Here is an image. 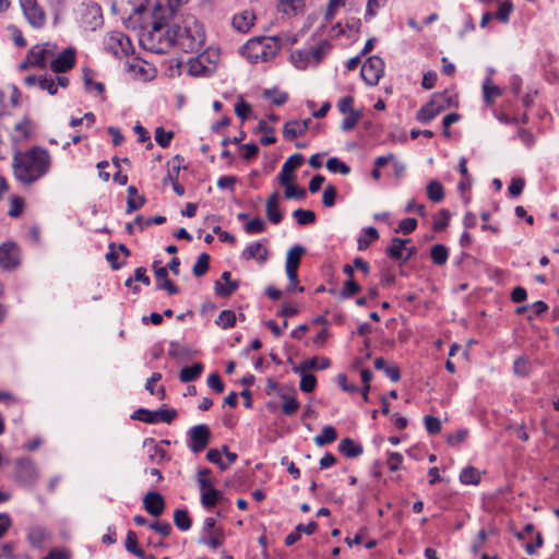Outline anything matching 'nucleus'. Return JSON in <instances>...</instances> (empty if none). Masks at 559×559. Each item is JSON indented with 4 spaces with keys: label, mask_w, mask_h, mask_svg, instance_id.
Segmentation results:
<instances>
[{
    "label": "nucleus",
    "mask_w": 559,
    "mask_h": 559,
    "mask_svg": "<svg viewBox=\"0 0 559 559\" xmlns=\"http://www.w3.org/2000/svg\"><path fill=\"white\" fill-rule=\"evenodd\" d=\"M460 480L466 485H477L480 481V473L475 467L467 466L461 472Z\"/></svg>",
    "instance_id": "nucleus-38"
},
{
    "label": "nucleus",
    "mask_w": 559,
    "mask_h": 559,
    "mask_svg": "<svg viewBox=\"0 0 559 559\" xmlns=\"http://www.w3.org/2000/svg\"><path fill=\"white\" fill-rule=\"evenodd\" d=\"M210 473H211V471L207 468L199 471L198 483H199L201 492L206 491V489L214 488L212 479L209 478Z\"/></svg>",
    "instance_id": "nucleus-59"
},
{
    "label": "nucleus",
    "mask_w": 559,
    "mask_h": 559,
    "mask_svg": "<svg viewBox=\"0 0 559 559\" xmlns=\"http://www.w3.org/2000/svg\"><path fill=\"white\" fill-rule=\"evenodd\" d=\"M105 48L115 57H121L131 50V41L128 36L120 32H112L105 37Z\"/></svg>",
    "instance_id": "nucleus-9"
},
{
    "label": "nucleus",
    "mask_w": 559,
    "mask_h": 559,
    "mask_svg": "<svg viewBox=\"0 0 559 559\" xmlns=\"http://www.w3.org/2000/svg\"><path fill=\"white\" fill-rule=\"evenodd\" d=\"M223 540V530L216 528L212 533L209 534V539H201L200 543L207 544L211 548L216 549L222 545Z\"/></svg>",
    "instance_id": "nucleus-61"
},
{
    "label": "nucleus",
    "mask_w": 559,
    "mask_h": 559,
    "mask_svg": "<svg viewBox=\"0 0 559 559\" xmlns=\"http://www.w3.org/2000/svg\"><path fill=\"white\" fill-rule=\"evenodd\" d=\"M27 544L34 549H43L52 538L51 532L39 524H32L26 528Z\"/></svg>",
    "instance_id": "nucleus-11"
},
{
    "label": "nucleus",
    "mask_w": 559,
    "mask_h": 559,
    "mask_svg": "<svg viewBox=\"0 0 559 559\" xmlns=\"http://www.w3.org/2000/svg\"><path fill=\"white\" fill-rule=\"evenodd\" d=\"M532 366L525 356L518 357L513 362V372L519 377H527L531 373Z\"/></svg>",
    "instance_id": "nucleus-40"
},
{
    "label": "nucleus",
    "mask_w": 559,
    "mask_h": 559,
    "mask_svg": "<svg viewBox=\"0 0 559 559\" xmlns=\"http://www.w3.org/2000/svg\"><path fill=\"white\" fill-rule=\"evenodd\" d=\"M336 439V430L332 426H325L323 427L322 432L314 437V443L318 447H323L334 442Z\"/></svg>",
    "instance_id": "nucleus-34"
},
{
    "label": "nucleus",
    "mask_w": 559,
    "mask_h": 559,
    "mask_svg": "<svg viewBox=\"0 0 559 559\" xmlns=\"http://www.w3.org/2000/svg\"><path fill=\"white\" fill-rule=\"evenodd\" d=\"M344 115L345 118L342 120L341 129L345 132H348L353 130L361 119V111L355 109Z\"/></svg>",
    "instance_id": "nucleus-41"
},
{
    "label": "nucleus",
    "mask_w": 559,
    "mask_h": 559,
    "mask_svg": "<svg viewBox=\"0 0 559 559\" xmlns=\"http://www.w3.org/2000/svg\"><path fill=\"white\" fill-rule=\"evenodd\" d=\"M278 49V39L275 37H255L249 39L241 47V55L252 63L271 60Z\"/></svg>",
    "instance_id": "nucleus-4"
},
{
    "label": "nucleus",
    "mask_w": 559,
    "mask_h": 559,
    "mask_svg": "<svg viewBox=\"0 0 559 559\" xmlns=\"http://www.w3.org/2000/svg\"><path fill=\"white\" fill-rule=\"evenodd\" d=\"M290 60L299 70H305L311 63L308 50H295L290 55Z\"/></svg>",
    "instance_id": "nucleus-37"
},
{
    "label": "nucleus",
    "mask_w": 559,
    "mask_h": 559,
    "mask_svg": "<svg viewBox=\"0 0 559 559\" xmlns=\"http://www.w3.org/2000/svg\"><path fill=\"white\" fill-rule=\"evenodd\" d=\"M41 559H72V552L66 547L53 548Z\"/></svg>",
    "instance_id": "nucleus-60"
},
{
    "label": "nucleus",
    "mask_w": 559,
    "mask_h": 559,
    "mask_svg": "<svg viewBox=\"0 0 559 559\" xmlns=\"http://www.w3.org/2000/svg\"><path fill=\"white\" fill-rule=\"evenodd\" d=\"M310 122V119L287 121L283 128L284 138L293 140L297 136L304 135L309 129Z\"/></svg>",
    "instance_id": "nucleus-20"
},
{
    "label": "nucleus",
    "mask_w": 559,
    "mask_h": 559,
    "mask_svg": "<svg viewBox=\"0 0 559 559\" xmlns=\"http://www.w3.org/2000/svg\"><path fill=\"white\" fill-rule=\"evenodd\" d=\"M210 267V255L205 252L201 253L192 267L193 275L203 276Z\"/></svg>",
    "instance_id": "nucleus-43"
},
{
    "label": "nucleus",
    "mask_w": 559,
    "mask_h": 559,
    "mask_svg": "<svg viewBox=\"0 0 559 559\" xmlns=\"http://www.w3.org/2000/svg\"><path fill=\"white\" fill-rule=\"evenodd\" d=\"M427 195L435 203L441 202L444 198L442 185L438 180H431L427 185Z\"/></svg>",
    "instance_id": "nucleus-35"
},
{
    "label": "nucleus",
    "mask_w": 559,
    "mask_h": 559,
    "mask_svg": "<svg viewBox=\"0 0 559 559\" xmlns=\"http://www.w3.org/2000/svg\"><path fill=\"white\" fill-rule=\"evenodd\" d=\"M265 212L267 219L273 224H278L283 216L278 210V193L274 192L266 201Z\"/></svg>",
    "instance_id": "nucleus-26"
},
{
    "label": "nucleus",
    "mask_w": 559,
    "mask_h": 559,
    "mask_svg": "<svg viewBox=\"0 0 559 559\" xmlns=\"http://www.w3.org/2000/svg\"><path fill=\"white\" fill-rule=\"evenodd\" d=\"M364 235L357 239V248L359 251L366 250L369 245L379 238V233L374 227H367L364 230Z\"/></svg>",
    "instance_id": "nucleus-31"
},
{
    "label": "nucleus",
    "mask_w": 559,
    "mask_h": 559,
    "mask_svg": "<svg viewBox=\"0 0 559 559\" xmlns=\"http://www.w3.org/2000/svg\"><path fill=\"white\" fill-rule=\"evenodd\" d=\"M239 287L238 281H231L230 272L222 273L221 280L215 282V293L221 297H229Z\"/></svg>",
    "instance_id": "nucleus-19"
},
{
    "label": "nucleus",
    "mask_w": 559,
    "mask_h": 559,
    "mask_svg": "<svg viewBox=\"0 0 559 559\" xmlns=\"http://www.w3.org/2000/svg\"><path fill=\"white\" fill-rule=\"evenodd\" d=\"M409 240H403L401 238H393L391 245L386 248V254L394 260L402 259L403 250L405 249V243Z\"/></svg>",
    "instance_id": "nucleus-36"
},
{
    "label": "nucleus",
    "mask_w": 559,
    "mask_h": 559,
    "mask_svg": "<svg viewBox=\"0 0 559 559\" xmlns=\"http://www.w3.org/2000/svg\"><path fill=\"white\" fill-rule=\"evenodd\" d=\"M143 506L147 513L159 516L165 510V500L159 492L148 491L143 498Z\"/></svg>",
    "instance_id": "nucleus-17"
},
{
    "label": "nucleus",
    "mask_w": 559,
    "mask_h": 559,
    "mask_svg": "<svg viewBox=\"0 0 559 559\" xmlns=\"http://www.w3.org/2000/svg\"><path fill=\"white\" fill-rule=\"evenodd\" d=\"M176 46L186 52L201 50L205 43L203 25L193 16L186 15L179 23H174Z\"/></svg>",
    "instance_id": "nucleus-2"
},
{
    "label": "nucleus",
    "mask_w": 559,
    "mask_h": 559,
    "mask_svg": "<svg viewBox=\"0 0 559 559\" xmlns=\"http://www.w3.org/2000/svg\"><path fill=\"white\" fill-rule=\"evenodd\" d=\"M75 63V49L69 47L62 50L59 55L51 60L50 69L56 73H62L73 68Z\"/></svg>",
    "instance_id": "nucleus-14"
},
{
    "label": "nucleus",
    "mask_w": 559,
    "mask_h": 559,
    "mask_svg": "<svg viewBox=\"0 0 559 559\" xmlns=\"http://www.w3.org/2000/svg\"><path fill=\"white\" fill-rule=\"evenodd\" d=\"M57 46L51 43H44L33 46L28 51V63L34 67L45 68L56 56Z\"/></svg>",
    "instance_id": "nucleus-6"
},
{
    "label": "nucleus",
    "mask_w": 559,
    "mask_h": 559,
    "mask_svg": "<svg viewBox=\"0 0 559 559\" xmlns=\"http://www.w3.org/2000/svg\"><path fill=\"white\" fill-rule=\"evenodd\" d=\"M237 320L236 313L233 310H223L216 319V324L222 329H228L235 325Z\"/></svg>",
    "instance_id": "nucleus-44"
},
{
    "label": "nucleus",
    "mask_w": 559,
    "mask_h": 559,
    "mask_svg": "<svg viewBox=\"0 0 559 559\" xmlns=\"http://www.w3.org/2000/svg\"><path fill=\"white\" fill-rule=\"evenodd\" d=\"M305 8V0H278V10L287 15H296Z\"/></svg>",
    "instance_id": "nucleus-30"
},
{
    "label": "nucleus",
    "mask_w": 559,
    "mask_h": 559,
    "mask_svg": "<svg viewBox=\"0 0 559 559\" xmlns=\"http://www.w3.org/2000/svg\"><path fill=\"white\" fill-rule=\"evenodd\" d=\"M293 215L300 225L311 224L316 221V214L310 210L298 209L294 211Z\"/></svg>",
    "instance_id": "nucleus-54"
},
{
    "label": "nucleus",
    "mask_w": 559,
    "mask_h": 559,
    "mask_svg": "<svg viewBox=\"0 0 559 559\" xmlns=\"http://www.w3.org/2000/svg\"><path fill=\"white\" fill-rule=\"evenodd\" d=\"M131 418L141 420V421L147 423V424H156L157 423V417L155 415V412L148 411L146 408H139V409L134 411L133 414L131 415Z\"/></svg>",
    "instance_id": "nucleus-51"
},
{
    "label": "nucleus",
    "mask_w": 559,
    "mask_h": 559,
    "mask_svg": "<svg viewBox=\"0 0 559 559\" xmlns=\"http://www.w3.org/2000/svg\"><path fill=\"white\" fill-rule=\"evenodd\" d=\"M15 473L17 478L26 485L34 484L38 476L35 464L28 459L16 462Z\"/></svg>",
    "instance_id": "nucleus-16"
},
{
    "label": "nucleus",
    "mask_w": 559,
    "mask_h": 559,
    "mask_svg": "<svg viewBox=\"0 0 559 559\" xmlns=\"http://www.w3.org/2000/svg\"><path fill=\"white\" fill-rule=\"evenodd\" d=\"M174 523L180 531H188L191 527V519L187 510L177 509L174 512Z\"/></svg>",
    "instance_id": "nucleus-39"
},
{
    "label": "nucleus",
    "mask_w": 559,
    "mask_h": 559,
    "mask_svg": "<svg viewBox=\"0 0 559 559\" xmlns=\"http://www.w3.org/2000/svg\"><path fill=\"white\" fill-rule=\"evenodd\" d=\"M263 97L270 99L276 106L285 104L288 99L287 93L282 92L277 88L265 90L263 92Z\"/></svg>",
    "instance_id": "nucleus-45"
},
{
    "label": "nucleus",
    "mask_w": 559,
    "mask_h": 559,
    "mask_svg": "<svg viewBox=\"0 0 559 559\" xmlns=\"http://www.w3.org/2000/svg\"><path fill=\"white\" fill-rule=\"evenodd\" d=\"M296 395L295 389L290 391H280V397L283 400L282 411L287 416L294 415L299 408Z\"/></svg>",
    "instance_id": "nucleus-23"
},
{
    "label": "nucleus",
    "mask_w": 559,
    "mask_h": 559,
    "mask_svg": "<svg viewBox=\"0 0 559 559\" xmlns=\"http://www.w3.org/2000/svg\"><path fill=\"white\" fill-rule=\"evenodd\" d=\"M20 249L12 242L0 246V265L3 269H14L20 264Z\"/></svg>",
    "instance_id": "nucleus-15"
},
{
    "label": "nucleus",
    "mask_w": 559,
    "mask_h": 559,
    "mask_svg": "<svg viewBox=\"0 0 559 559\" xmlns=\"http://www.w3.org/2000/svg\"><path fill=\"white\" fill-rule=\"evenodd\" d=\"M285 187H286V189H285V198L286 199L304 200L307 195V192L304 188L296 187L290 183Z\"/></svg>",
    "instance_id": "nucleus-64"
},
{
    "label": "nucleus",
    "mask_w": 559,
    "mask_h": 559,
    "mask_svg": "<svg viewBox=\"0 0 559 559\" xmlns=\"http://www.w3.org/2000/svg\"><path fill=\"white\" fill-rule=\"evenodd\" d=\"M174 26L166 25L159 20H154L152 29L142 38L143 45L157 53H165L176 46Z\"/></svg>",
    "instance_id": "nucleus-3"
},
{
    "label": "nucleus",
    "mask_w": 559,
    "mask_h": 559,
    "mask_svg": "<svg viewBox=\"0 0 559 559\" xmlns=\"http://www.w3.org/2000/svg\"><path fill=\"white\" fill-rule=\"evenodd\" d=\"M304 163V156L301 154H294L289 156L283 164L284 171L294 173Z\"/></svg>",
    "instance_id": "nucleus-63"
},
{
    "label": "nucleus",
    "mask_w": 559,
    "mask_h": 559,
    "mask_svg": "<svg viewBox=\"0 0 559 559\" xmlns=\"http://www.w3.org/2000/svg\"><path fill=\"white\" fill-rule=\"evenodd\" d=\"M424 424H425L426 430L430 435H437L441 431V421L437 417H433L431 415H426L424 417Z\"/></svg>",
    "instance_id": "nucleus-58"
},
{
    "label": "nucleus",
    "mask_w": 559,
    "mask_h": 559,
    "mask_svg": "<svg viewBox=\"0 0 559 559\" xmlns=\"http://www.w3.org/2000/svg\"><path fill=\"white\" fill-rule=\"evenodd\" d=\"M331 365V361L326 357H322L321 359L317 357H312L309 359L304 360L300 365L294 366L293 371L295 373H302L304 371L308 370H323L329 368Z\"/></svg>",
    "instance_id": "nucleus-22"
},
{
    "label": "nucleus",
    "mask_w": 559,
    "mask_h": 559,
    "mask_svg": "<svg viewBox=\"0 0 559 559\" xmlns=\"http://www.w3.org/2000/svg\"><path fill=\"white\" fill-rule=\"evenodd\" d=\"M326 168L331 173H340L342 175H348L350 173V167L340 160L337 157H331L326 162Z\"/></svg>",
    "instance_id": "nucleus-50"
},
{
    "label": "nucleus",
    "mask_w": 559,
    "mask_h": 559,
    "mask_svg": "<svg viewBox=\"0 0 559 559\" xmlns=\"http://www.w3.org/2000/svg\"><path fill=\"white\" fill-rule=\"evenodd\" d=\"M254 20V13L252 11L246 10L234 16L233 26L240 33H247L253 26Z\"/></svg>",
    "instance_id": "nucleus-24"
},
{
    "label": "nucleus",
    "mask_w": 559,
    "mask_h": 559,
    "mask_svg": "<svg viewBox=\"0 0 559 559\" xmlns=\"http://www.w3.org/2000/svg\"><path fill=\"white\" fill-rule=\"evenodd\" d=\"M449 222H450V214L447 210L442 209L438 212V214L433 218L432 228L435 231H440L449 225Z\"/></svg>",
    "instance_id": "nucleus-53"
},
{
    "label": "nucleus",
    "mask_w": 559,
    "mask_h": 559,
    "mask_svg": "<svg viewBox=\"0 0 559 559\" xmlns=\"http://www.w3.org/2000/svg\"><path fill=\"white\" fill-rule=\"evenodd\" d=\"M204 366L201 362H194L191 366L183 367L180 370L179 379L181 382H191L198 379L203 372Z\"/></svg>",
    "instance_id": "nucleus-29"
},
{
    "label": "nucleus",
    "mask_w": 559,
    "mask_h": 559,
    "mask_svg": "<svg viewBox=\"0 0 559 559\" xmlns=\"http://www.w3.org/2000/svg\"><path fill=\"white\" fill-rule=\"evenodd\" d=\"M243 229L247 234L250 235L263 233L265 230V223L261 218L257 217L248 222Z\"/></svg>",
    "instance_id": "nucleus-62"
},
{
    "label": "nucleus",
    "mask_w": 559,
    "mask_h": 559,
    "mask_svg": "<svg viewBox=\"0 0 559 559\" xmlns=\"http://www.w3.org/2000/svg\"><path fill=\"white\" fill-rule=\"evenodd\" d=\"M441 111L438 110V108L432 105V102L430 100L428 104L423 106L418 112H417V120L421 123H428L432 119H435Z\"/></svg>",
    "instance_id": "nucleus-32"
},
{
    "label": "nucleus",
    "mask_w": 559,
    "mask_h": 559,
    "mask_svg": "<svg viewBox=\"0 0 559 559\" xmlns=\"http://www.w3.org/2000/svg\"><path fill=\"white\" fill-rule=\"evenodd\" d=\"M157 262H154L156 286L158 289L166 290L169 295H176L178 287L168 278L167 266L156 267Z\"/></svg>",
    "instance_id": "nucleus-21"
},
{
    "label": "nucleus",
    "mask_w": 559,
    "mask_h": 559,
    "mask_svg": "<svg viewBox=\"0 0 559 559\" xmlns=\"http://www.w3.org/2000/svg\"><path fill=\"white\" fill-rule=\"evenodd\" d=\"M304 253L305 248L301 246H294L287 252L286 274L292 285H296L297 283V270Z\"/></svg>",
    "instance_id": "nucleus-13"
},
{
    "label": "nucleus",
    "mask_w": 559,
    "mask_h": 559,
    "mask_svg": "<svg viewBox=\"0 0 559 559\" xmlns=\"http://www.w3.org/2000/svg\"><path fill=\"white\" fill-rule=\"evenodd\" d=\"M174 138L173 131H165L164 128L158 127L155 130V141L162 147H167Z\"/></svg>",
    "instance_id": "nucleus-55"
},
{
    "label": "nucleus",
    "mask_w": 559,
    "mask_h": 559,
    "mask_svg": "<svg viewBox=\"0 0 559 559\" xmlns=\"http://www.w3.org/2000/svg\"><path fill=\"white\" fill-rule=\"evenodd\" d=\"M241 258L243 260H255L262 265L269 258V250L260 241L251 242L241 252Z\"/></svg>",
    "instance_id": "nucleus-18"
},
{
    "label": "nucleus",
    "mask_w": 559,
    "mask_h": 559,
    "mask_svg": "<svg viewBox=\"0 0 559 559\" xmlns=\"http://www.w3.org/2000/svg\"><path fill=\"white\" fill-rule=\"evenodd\" d=\"M20 5L28 24L34 28H41L46 24V14L38 4V0H20Z\"/></svg>",
    "instance_id": "nucleus-8"
},
{
    "label": "nucleus",
    "mask_w": 559,
    "mask_h": 559,
    "mask_svg": "<svg viewBox=\"0 0 559 559\" xmlns=\"http://www.w3.org/2000/svg\"><path fill=\"white\" fill-rule=\"evenodd\" d=\"M483 92H484V100L491 105L495 100V98L499 97L502 94V90L492 84L490 79H486L483 84Z\"/></svg>",
    "instance_id": "nucleus-33"
},
{
    "label": "nucleus",
    "mask_w": 559,
    "mask_h": 559,
    "mask_svg": "<svg viewBox=\"0 0 559 559\" xmlns=\"http://www.w3.org/2000/svg\"><path fill=\"white\" fill-rule=\"evenodd\" d=\"M432 261L437 265H443L448 260V250L443 245H435L430 252Z\"/></svg>",
    "instance_id": "nucleus-49"
},
{
    "label": "nucleus",
    "mask_w": 559,
    "mask_h": 559,
    "mask_svg": "<svg viewBox=\"0 0 559 559\" xmlns=\"http://www.w3.org/2000/svg\"><path fill=\"white\" fill-rule=\"evenodd\" d=\"M298 374L300 376V390L306 393L312 392L317 385L316 377L307 371Z\"/></svg>",
    "instance_id": "nucleus-52"
},
{
    "label": "nucleus",
    "mask_w": 559,
    "mask_h": 559,
    "mask_svg": "<svg viewBox=\"0 0 559 559\" xmlns=\"http://www.w3.org/2000/svg\"><path fill=\"white\" fill-rule=\"evenodd\" d=\"M32 122L28 119L23 118L21 121L14 124L12 139L16 142H22L28 140L32 136Z\"/></svg>",
    "instance_id": "nucleus-25"
},
{
    "label": "nucleus",
    "mask_w": 559,
    "mask_h": 559,
    "mask_svg": "<svg viewBox=\"0 0 559 559\" xmlns=\"http://www.w3.org/2000/svg\"><path fill=\"white\" fill-rule=\"evenodd\" d=\"M360 289L361 287L358 283H356L354 280H348L344 283L343 289L340 292V297L342 299L349 298L359 293Z\"/></svg>",
    "instance_id": "nucleus-56"
},
{
    "label": "nucleus",
    "mask_w": 559,
    "mask_h": 559,
    "mask_svg": "<svg viewBox=\"0 0 559 559\" xmlns=\"http://www.w3.org/2000/svg\"><path fill=\"white\" fill-rule=\"evenodd\" d=\"M145 204V198L139 194L134 186L128 188L127 210L128 214L141 209Z\"/></svg>",
    "instance_id": "nucleus-27"
},
{
    "label": "nucleus",
    "mask_w": 559,
    "mask_h": 559,
    "mask_svg": "<svg viewBox=\"0 0 559 559\" xmlns=\"http://www.w3.org/2000/svg\"><path fill=\"white\" fill-rule=\"evenodd\" d=\"M259 130L264 133V135L261 138V143L263 145H270L275 143L276 138L273 135V128L269 127L265 121L259 122Z\"/></svg>",
    "instance_id": "nucleus-57"
},
{
    "label": "nucleus",
    "mask_w": 559,
    "mask_h": 559,
    "mask_svg": "<svg viewBox=\"0 0 559 559\" xmlns=\"http://www.w3.org/2000/svg\"><path fill=\"white\" fill-rule=\"evenodd\" d=\"M126 549L136 557H144V551L138 545L136 534L132 531L127 534Z\"/></svg>",
    "instance_id": "nucleus-47"
},
{
    "label": "nucleus",
    "mask_w": 559,
    "mask_h": 559,
    "mask_svg": "<svg viewBox=\"0 0 559 559\" xmlns=\"http://www.w3.org/2000/svg\"><path fill=\"white\" fill-rule=\"evenodd\" d=\"M207 55H213L215 58H218L217 50L207 49L203 53L188 60V71L191 75H204L213 70L212 66L206 61L209 59Z\"/></svg>",
    "instance_id": "nucleus-12"
},
{
    "label": "nucleus",
    "mask_w": 559,
    "mask_h": 559,
    "mask_svg": "<svg viewBox=\"0 0 559 559\" xmlns=\"http://www.w3.org/2000/svg\"><path fill=\"white\" fill-rule=\"evenodd\" d=\"M430 100L441 112L451 106V96L448 92L436 93L431 96Z\"/></svg>",
    "instance_id": "nucleus-48"
},
{
    "label": "nucleus",
    "mask_w": 559,
    "mask_h": 559,
    "mask_svg": "<svg viewBox=\"0 0 559 559\" xmlns=\"http://www.w3.org/2000/svg\"><path fill=\"white\" fill-rule=\"evenodd\" d=\"M127 70L133 79L143 82L154 80L157 74V70L152 63L139 57H133L127 61Z\"/></svg>",
    "instance_id": "nucleus-5"
},
{
    "label": "nucleus",
    "mask_w": 559,
    "mask_h": 559,
    "mask_svg": "<svg viewBox=\"0 0 559 559\" xmlns=\"http://www.w3.org/2000/svg\"><path fill=\"white\" fill-rule=\"evenodd\" d=\"M384 74V61L379 56L369 57L361 67L360 75L362 80L374 86Z\"/></svg>",
    "instance_id": "nucleus-7"
},
{
    "label": "nucleus",
    "mask_w": 559,
    "mask_h": 559,
    "mask_svg": "<svg viewBox=\"0 0 559 559\" xmlns=\"http://www.w3.org/2000/svg\"><path fill=\"white\" fill-rule=\"evenodd\" d=\"M50 166V154L39 146H34L26 152H16L12 158L14 177L25 186L43 178L48 174Z\"/></svg>",
    "instance_id": "nucleus-1"
},
{
    "label": "nucleus",
    "mask_w": 559,
    "mask_h": 559,
    "mask_svg": "<svg viewBox=\"0 0 559 559\" xmlns=\"http://www.w3.org/2000/svg\"><path fill=\"white\" fill-rule=\"evenodd\" d=\"M338 451L346 457L354 459L362 453V447L355 443L350 438H345L340 442Z\"/></svg>",
    "instance_id": "nucleus-28"
},
{
    "label": "nucleus",
    "mask_w": 559,
    "mask_h": 559,
    "mask_svg": "<svg viewBox=\"0 0 559 559\" xmlns=\"http://www.w3.org/2000/svg\"><path fill=\"white\" fill-rule=\"evenodd\" d=\"M329 49V44L323 41L308 50V53L311 59V63L318 64L324 58L326 50Z\"/></svg>",
    "instance_id": "nucleus-46"
},
{
    "label": "nucleus",
    "mask_w": 559,
    "mask_h": 559,
    "mask_svg": "<svg viewBox=\"0 0 559 559\" xmlns=\"http://www.w3.org/2000/svg\"><path fill=\"white\" fill-rule=\"evenodd\" d=\"M201 493V502L206 508L214 507L223 498V493L215 488Z\"/></svg>",
    "instance_id": "nucleus-42"
},
{
    "label": "nucleus",
    "mask_w": 559,
    "mask_h": 559,
    "mask_svg": "<svg viewBox=\"0 0 559 559\" xmlns=\"http://www.w3.org/2000/svg\"><path fill=\"white\" fill-rule=\"evenodd\" d=\"M189 448L192 452L203 451L211 440V430L205 424L193 426L189 430Z\"/></svg>",
    "instance_id": "nucleus-10"
}]
</instances>
